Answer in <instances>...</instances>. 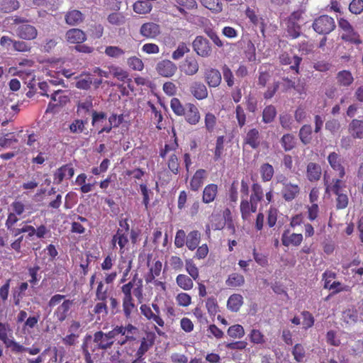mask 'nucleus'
Instances as JSON below:
<instances>
[{
  "mask_svg": "<svg viewBox=\"0 0 363 363\" xmlns=\"http://www.w3.org/2000/svg\"><path fill=\"white\" fill-rule=\"evenodd\" d=\"M155 69L159 75L169 78L177 72V66L169 60H162L157 63Z\"/></svg>",
  "mask_w": 363,
  "mask_h": 363,
  "instance_id": "7",
  "label": "nucleus"
},
{
  "mask_svg": "<svg viewBox=\"0 0 363 363\" xmlns=\"http://www.w3.org/2000/svg\"><path fill=\"white\" fill-rule=\"evenodd\" d=\"M286 30L289 36L295 39L301 35V28L297 22L286 20Z\"/></svg>",
  "mask_w": 363,
  "mask_h": 363,
  "instance_id": "32",
  "label": "nucleus"
},
{
  "mask_svg": "<svg viewBox=\"0 0 363 363\" xmlns=\"http://www.w3.org/2000/svg\"><path fill=\"white\" fill-rule=\"evenodd\" d=\"M111 296V289L106 286L103 281H97V286L95 291L96 301H107L108 298Z\"/></svg>",
  "mask_w": 363,
  "mask_h": 363,
  "instance_id": "21",
  "label": "nucleus"
},
{
  "mask_svg": "<svg viewBox=\"0 0 363 363\" xmlns=\"http://www.w3.org/2000/svg\"><path fill=\"white\" fill-rule=\"evenodd\" d=\"M333 182L334 184L332 186H327L325 192L328 193L331 190L337 196L340 194H342L345 191V185L342 186L341 184L342 182L339 179H333Z\"/></svg>",
  "mask_w": 363,
  "mask_h": 363,
  "instance_id": "56",
  "label": "nucleus"
},
{
  "mask_svg": "<svg viewBox=\"0 0 363 363\" xmlns=\"http://www.w3.org/2000/svg\"><path fill=\"white\" fill-rule=\"evenodd\" d=\"M185 116L186 121L191 125H196L200 120V114L198 108L193 104H187L186 108Z\"/></svg>",
  "mask_w": 363,
  "mask_h": 363,
  "instance_id": "18",
  "label": "nucleus"
},
{
  "mask_svg": "<svg viewBox=\"0 0 363 363\" xmlns=\"http://www.w3.org/2000/svg\"><path fill=\"white\" fill-rule=\"evenodd\" d=\"M252 190V194L250 196V202L257 203L261 201L264 196L262 186L257 183L253 184Z\"/></svg>",
  "mask_w": 363,
  "mask_h": 363,
  "instance_id": "47",
  "label": "nucleus"
},
{
  "mask_svg": "<svg viewBox=\"0 0 363 363\" xmlns=\"http://www.w3.org/2000/svg\"><path fill=\"white\" fill-rule=\"evenodd\" d=\"M198 61L194 57H187L182 65V69L185 74L193 76L199 71Z\"/></svg>",
  "mask_w": 363,
  "mask_h": 363,
  "instance_id": "15",
  "label": "nucleus"
},
{
  "mask_svg": "<svg viewBox=\"0 0 363 363\" xmlns=\"http://www.w3.org/2000/svg\"><path fill=\"white\" fill-rule=\"evenodd\" d=\"M206 171L200 169L197 170L190 182L191 189L193 191H197L203 184V179Z\"/></svg>",
  "mask_w": 363,
  "mask_h": 363,
  "instance_id": "35",
  "label": "nucleus"
},
{
  "mask_svg": "<svg viewBox=\"0 0 363 363\" xmlns=\"http://www.w3.org/2000/svg\"><path fill=\"white\" fill-rule=\"evenodd\" d=\"M206 307L210 315H215L219 311V306L215 297H208L206 301Z\"/></svg>",
  "mask_w": 363,
  "mask_h": 363,
  "instance_id": "51",
  "label": "nucleus"
},
{
  "mask_svg": "<svg viewBox=\"0 0 363 363\" xmlns=\"http://www.w3.org/2000/svg\"><path fill=\"white\" fill-rule=\"evenodd\" d=\"M138 328L131 323L125 325H117L111 330L104 333L101 330L94 333L96 342L103 351H106L116 343L118 346H123L136 340Z\"/></svg>",
  "mask_w": 363,
  "mask_h": 363,
  "instance_id": "1",
  "label": "nucleus"
},
{
  "mask_svg": "<svg viewBox=\"0 0 363 363\" xmlns=\"http://www.w3.org/2000/svg\"><path fill=\"white\" fill-rule=\"evenodd\" d=\"M5 347L9 348L13 353H21L25 352V347L18 342L15 341L13 336L9 339L5 343Z\"/></svg>",
  "mask_w": 363,
  "mask_h": 363,
  "instance_id": "49",
  "label": "nucleus"
},
{
  "mask_svg": "<svg viewBox=\"0 0 363 363\" xmlns=\"http://www.w3.org/2000/svg\"><path fill=\"white\" fill-rule=\"evenodd\" d=\"M173 2L174 6L184 17L187 16V11L196 9L198 7L196 0H173Z\"/></svg>",
  "mask_w": 363,
  "mask_h": 363,
  "instance_id": "9",
  "label": "nucleus"
},
{
  "mask_svg": "<svg viewBox=\"0 0 363 363\" xmlns=\"http://www.w3.org/2000/svg\"><path fill=\"white\" fill-rule=\"evenodd\" d=\"M312 28L317 33L326 35L335 30L336 25L333 18L322 15L315 18Z\"/></svg>",
  "mask_w": 363,
  "mask_h": 363,
  "instance_id": "5",
  "label": "nucleus"
},
{
  "mask_svg": "<svg viewBox=\"0 0 363 363\" xmlns=\"http://www.w3.org/2000/svg\"><path fill=\"white\" fill-rule=\"evenodd\" d=\"M342 319L347 324H354L358 320V313L356 308H347L342 313Z\"/></svg>",
  "mask_w": 363,
  "mask_h": 363,
  "instance_id": "41",
  "label": "nucleus"
},
{
  "mask_svg": "<svg viewBox=\"0 0 363 363\" xmlns=\"http://www.w3.org/2000/svg\"><path fill=\"white\" fill-rule=\"evenodd\" d=\"M65 38L69 43L79 44L86 40V35L81 29L71 28L66 32Z\"/></svg>",
  "mask_w": 363,
  "mask_h": 363,
  "instance_id": "13",
  "label": "nucleus"
},
{
  "mask_svg": "<svg viewBox=\"0 0 363 363\" xmlns=\"http://www.w3.org/2000/svg\"><path fill=\"white\" fill-rule=\"evenodd\" d=\"M289 231H285L282 235V243L284 246L289 247L290 245L298 246L303 240V235L300 233H292L289 235Z\"/></svg>",
  "mask_w": 363,
  "mask_h": 363,
  "instance_id": "22",
  "label": "nucleus"
},
{
  "mask_svg": "<svg viewBox=\"0 0 363 363\" xmlns=\"http://www.w3.org/2000/svg\"><path fill=\"white\" fill-rule=\"evenodd\" d=\"M260 173L262 179L264 182H269L274 175V168L269 163H264L260 167Z\"/></svg>",
  "mask_w": 363,
  "mask_h": 363,
  "instance_id": "46",
  "label": "nucleus"
},
{
  "mask_svg": "<svg viewBox=\"0 0 363 363\" xmlns=\"http://www.w3.org/2000/svg\"><path fill=\"white\" fill-rule=\"evenodd\" d=\"M292 354L297 362H302L306 357V350L301 344H296L292 349Z\"/></svg>",
  "mask_w": 363,
  "mask_h": 363,
  "instance_id": "48",
  "label": "nucleus"
},
{
  "mask_svg": "<svg viewBox=\"0 0 363 363\" xmlns=\"http://www.w3.org/2000/svg\"><path fill=\"white\" fill-rule=\"evenodd\" d=\"M282 79L286 82L284 84L286 90L294 89L299 94H302L304 91V86L303 84L298 83V84H296L295 82L292 81L289 77H283Z\"/></svg>",
  "mask_w": 363,
  "mask_h": 363,
  "instance_id": "61",
  "label": "nucleus"
},
{
  "mask_svg": "<svg viewBox=\"0 0 363 363\" xmlns=\"http://www.w3.org/2000/svg\"><path fill=\"white\" fill-rule=\"evenodd\" d=\"M160 32V26L153 22L143 23L140 28V35L147 38H155Z\"/></svg>",
  "mask_w": 363,
  "mask_h": 363,
  "instance_id": "11",
  "label": "nucleus"
},
{
  "mask_svg": "<svg viewBox=\"0 0 363 363\" xmlns=\"http://www.w3.org/2000/svg\"><path fill=\"white\" fill-rule=\"evenodd\" d=\"M190 49L184 42L180 43L177 49L172 52V57L174 60H178L184 57V54L189 52Z\"/></svg>",
  "mask_w": 363,
  "mask_h": 363,
  "instance_id": "52",
  "label": "nucleus"
},
{
  "mask_svg": "<svg viewBox=\"0 0 363 363\" xmlns=\"http://www.w3.org/2000/svg\"><path fill=\"white\" fill-rule=\"evenodd\" d=\"M133 283L134 279L121 286L123 312L126 320H130L133 314L138 312L133 296L136 298L139 303H141L144 300L142 280L139 279L135 287H133Z\"/></svg>",
  "mask_w": 363,
  "mask_h": 363,
  "instance_id": "2",
  "label": "nucleus"
},
{
  "mask_svg": "<svg viewBox=\"0 0 363 363\" xmlns=\"http://www.w3.org/2000/svg\"><path fill=\"white\" fill-rule=\"evenodd\" d=\"M301 316L303 318V328L306 330L311 328L313 326L315 319L311 313L308 311H303L301 312Z\"/></svg>",
  "mask_w": 363,
  "mask_h": 363,
  "instance_id": "58",
  "label": "nucleus"
},
{
  "mask_svg": "<svg viewBox=\"0 0 363 363\" xmlns=\"http://www.w3.org/2000/svg\"><path fill=\"white\" fill-rule=\"evenodd\" d=\"M337 82L344 86H349L354 81V78L350 71L342 70L337 74Z\"/></svg>",
  "mask_w": 363,
  "mask_h": 363,
  "instance_id": "40",
  "label": "nucleus"
},
{
  "mask_svg": "<svg viewBox=\"0 0 363 363\" xmlns=\"http://www.w3.org/2000/svg\"><path fill=\"white\" fill-rule=\"evenodd\" d=\"M127 63L133 70L141 71L144 67L142 60L135 56L129 57Z\"/></svg>",
  "mask_w": 363,
  "mask_h": 363,
  "instance_id": "63",
  "label": "nucleus"
},
{
  "mask_svg": "<svg viewBox=\"0 0 363 363\" xmlns=\"http://www.w3.org/2000/svg\"><path fill=\"white\" fill-rule=\"evenodd\" d=\"M162 266V262L157 260L150 268L149 272L145 276V281L147 284L152 283L157 277L160 276Z\"/></svg>",
  "mask_w": 363,
  "mask_h": 363,
  "instance_id": "28",
  "label": "nucleus"
},
{
  "mask_svg": "<svg viewBox=\"0 0 363 363\" xmlns=\"http://www.w3.org/2000/svg\"><path fill=\"white\" fill-rule=\"evenodd\" d=\"M251 343L254 345H264L266 343V338L263 333L259 329H252L248 334Z\"/></svg>",
  "mask_w": 363,
  "mask_h": 363,
  "instance_id": "33",
  "label": "nucleus"
},
{
  "mask_svg": "<svg viewBox=\"0 0 363 363\" xmlns=\"http://www.w3.org/2000/svg\"><path fill=\"white\" fill-rule=\"evenodd\" d=\"M177 285L185 291L191 290L194 286L192 279L186 274H179L176 278Z\"/></svg>",
  "mask_w": 363,
  "mask_h": 363,
  "instance_id": "39",
  "label": "nucleus"
},
{
  "mask_svg": "<svg viewBox=\"0 0 363 363\" xmlns=\"http://www.w3.org/2000/svg\"><path fill=\"white\" fill-rule=\"evenodd\" d=\"M348 129L354 138H363V121L353 119L349 124Z\"/></svg>",
  "mask_w": 363,
  "mask_h": 363,
  "instance_id": "24",
  "label": "nucleus"
},
{
  "mask_svg": "<svg viewBox=\"0 0 363 363\" xmlns=\"http://www.w3.org/2000/svg\"><path fill=\"white\" fill-rule=\"evenodd\" d=\"M19 8L17 0H2L0 2V11L4 13H11Z\"/></svg>",
  "mask_w": 363,
  "mask_h": 363,
  "instance_id": "43",
  "label": "nucleus"
},
{
  "mask_svg": "<svg viewBox=\"0 0 363 363\" xmlns=\"http://www.w3.org/2000/svg\"><path fill=\"white\" fill-rule=\"evenodd\" d=\"M243 303V298L240 294L231 295L227 301L228 308L233 312H238Z\"/></svg>",
  "mask_w": 363,
  "mask_h": 363,
  "instance_id": "27",
  "label": "nucleus"
},
{
  "mask_svg": "<svg viewBox=\"0 0 363 363\" xmlns=\"http://www.w3.org/2000/svg\"><path fill=\"white\" fill-rule=\"evenodd\" d=\"M109 69L110 73L121 81H124L128 77V73L119 67L112 65Z\"/></svg>",
  "mask_w": 363,
  "mask_h": 363,
  "instance_id": "62",
  "label": "nucleus"
},
{
  "mask_svg": "<svg viewBox=\"0 0 363 363\" xmlns=\"http://www.w3.org/2000/svg\"><path fill=\"white\" fill-rule=\"evenodd\" d=\"M152 3L147 0L137 1L133 4V11L139 14H146L150 12Z\"/></svg>",
  "mask_w": 363,
  "mask_h": 363,
  "instance_id": "37",
  "label": "nucleus"
},
{
  "mask_svg": "<svg viewBox=\"0 0 363 363\" xmlns=\"http://www.w3.org/2000/svg\"><path fill=\"white\" fill-rule=\"evenodd\" d=\"M170 106L173 112L179 116L185 114L186 108H184L182 103L177 98H173L170 102Z\"/></svg>",
  "mask_w": 363,
  "mask_h": 363,
  "instance_id": "60",
  "label": "nucleus"
},
{
  "mask_svg": "<svg viewBox=\"0 0 363 363\" xmlns=\"http://www.w3.org/2000/svg\"><path fill=\"white\" fill-rule=\"evenodd\" d=\"M93 313L96 315L106 316L108 313V308L107 306V301H99L94 307Z\"/></svg>",
  "mask_w": 363,
  "mask_h": 363,
  "instance_id": "59",
  "label": "nucleus"
},
{
  "mask_svg": "<svg viewBox=\"0 0 363 363\" xmlns=\"http://www.w3.org/2000/svg\"><path fill=\"white\" fill-rule=\"evenodd\" d=\"M65 21L70 26H75L83 21V14L78 10H72L65 15Z\"/></svg>",
  "mask_w": 363,
  "mask_h": 363,
  "instance_id": "31",
  "label": "nucleus"
},
{
  "mask_svg": "<svg viewBox=\"0 0 363 363\" xmlns=\"http://www.w3.org/2000/svg\"><path fill=\"white\" fill-rule=\"evenodd\" d=\"M245 143L249 145L252 148L257 149L260 145V137L259 130L257 128L250 129L244 139Z\"/></svg>",
  "mask_w": 363,
  "mask_h": 363,
  "instance_id": "23",
  "label": "nucleus"
},
{
  "mask_svg": "<svg viewBox=\"0 0 363 363\" xmlns=\"http://www.w3.org/2000/svg\"><path fill=\"white\" fill-rule=\"evenodd\" d=\"M244 52L245 57L249 62H255L256 60V48L252 40H248Z\"/></svg>",
  "mask_w": 363,
  "mask_h": 363,
  "instance_id": "53",
  "label": "nucleus"
},
{
  "mask_svg": "<svg viewBox=\"0 0 363 363\" xmlns=\"http://www.w3.org/2000/svg\"><path fill=\"white\" fill-rule=\"evenodd\" d=\"M277 116V110L273 105L267 106L262 112V121L265 123H270L274 121Z\"/></svg>",
  "mask_w": 363,
  "mask_h": 363,
  "instance_id": "44",
  "label": "nucleus"
},
{
  "mask_svg": "<svg viewBox=\"0 0 363 363\" xmlns=\"http://www.w3.org/2000/svg\"><path fill=\"white\" fill-rule=\"evenodd\" d=\"M312 127L311 125H303L299 130L298 137L301 142L306 145L311 143L312 140Z\"/></svg>",
  "mask_w": 363,
  "mask_h": 363,
  "instance_id": "30",
  "label": "nucleus"
},
{
  "mask_svg": "<svg viewBox=\"0 0 363 363\" xmlns=\"http://www.w3.org/2000/svg\"><path fill=\"white\" fill-rule=\"evenodd\" d=\"M194 51L202 57H208L212 54V48L209 40L202 35H198L192 42Z\"/></svg>",
  "mask_w": 363,
  "mask_h": 363,
  "instance_id": "6",
  "label": "nucleus"
},
{
  "mask_svg": "<svg viewBox=\"0 0 363 363\" xmlns=\"http://www.w3.org/2000/svg\"><path fill=\"white\" fill-rule=\"evenodd\" d=\"M227 333L232 338L240 339L245 335V330L241 325L235 324L228 328Z\"/></svg>",
  "mask_w": 363,
  "mask_h": 363,
  "instance_id": "45",
  "label": "nucleus"
},
{
  "mask_svg": "<svg viewBox=\"0 0 363 363\" xmlns=\"http://www.w3.org/2000/svg\"><path fill=\"white\" fill-rule=\"evenodd\" d=\"M321 174L320 166L316 163L310 162L307 166V177L309 181H318Z\"/></svg>",
  "mask_w": 363,
  "mask_h": 363,
  "instance_id": "29",
  "label": "nucleus"
},
{
  "mask_svg": "<svg viewBox=\"0 0 363 363\" xmlns=\"http://www.w3.org/2000/svg\"><path fill=\"white\" fill-rule=\"evenodd\" d=\"M155 336L152 333H147L140 340V345L136 352L138 358H141L153 345Z\"/></svg>",
  "mask_w": 363,
  "mask_h": 363,
  "instance_id": "16",
  "label": "nucleus"
},
{
  "mask_svg": "<svg viewBox=\"0 0 363 363\" xmlns=\"http://www.w3.org/2000/svg\"><path fill=\"white\" fill-rule=\"evenodd\" d=\"M201 241V233L199 230H192L186 235V245L189 250H196Z\"/></svg>",
  "mask_w": 363,
  "mask_h": 363,
  "instance_id": "26",
  "label": "nucleus"
},
{
  "mask_svg": "<svg viewBox=\"0 0 363 363\" xmlns=\"http://www.w3.org/2000/svg\"><path fill=\"white\" fill-rule=\"evenodd\" d=\"M226 285L229 287L236 288L241 286L245 283V278L243 275L238 273H232L227 279Z\"/></svg>",
  "mask_w": 363,
  "mask_h": 363,
  "instance_id": "34",
  "label": "nucleus"
},
{
  "mask_svg": "<svg viewBox=\"0 0 363 363\" xmlns=\"http://www.w3.org/2000/svg\"><path fill=\"white\" fill-rule=\"evenodd\" d=\"M349 10L354 14H359L363 11V0H352L349 5Z\"/></svg>",
  "mask_w": 363,
  "mask_h": 363,
  "instance_id": "64",
  "label": "nucleus"
},
{
  "mask_svg": "<svg viewBox=\"0 0 363 363\" xmlns=\"http://www.w3.org/2000/svg\"><path fill=\"white\" fill-rule=\"evenodd\" d=\"M62 300V303L55 308L53 313L54 318L60 323H62L67 318L72 307L74 304V301L65 299V295L55 294L48 301L49 307L52 308L57 306Z\"/></svg>",
  "mask_w": 363,
  "mask_h": 363,
  "instance_id": "3",
  "label": "nucleus"
},
{
  "mask_svg": "<svg viewBox=\"0 0 363 363\" xmlns=\"http://www.w3.org/2000/svg\"><path fill=\"white\" fill-rule=\"evenodd\" d=\"M12 337V330L8 323L0 322V340L4 344L9 338Z\"/></svg>",
  "mask_w": 363,
  "mask_h": 363,
  "instance_id": "55",
  "label": "nucleus"
},
{
  "mask_svg": "<svg viewBox=\"0 0 363 363\" xmlns=\"http://www.w3.org/2000/svg\"><path fill=\"white\" fill-rule=\"evenodd\" d=\"M328 161L330 165V167L335 171L339 172V176L340 178H342L345 174V168L341 164V159L340 155L335 152L329 154L328 157Z\"/></svg>",
  "mask_w": 363,
  "mask_h": 363,
  "instance_id": "20",
  "label": "nucleus"
},
{
  "mask_svg": "<svg viewBox=\"0 0 363 363\" xmlns=\"http://www.w3.org/2000/svg\"><path fill=\"white\" fill-rule=\"evenodd\" d=\"M189 91L198 100H203L208 97V89L206 85L201 82L195 81L191 83Z\"/></svg>",
  "mask_w": 363,
  "mask_h": 363,
  "instance_id": "12",
  "label": "nucleus"
},
{
  "mask_svg": "<svg viewBox=\"0 0 363 363\" xmlns=\"http://www.w3.org/2000/svg\"><path fill=\"white\" fill-rule=\"evenodd\" d=\"M107 21L113 26H122L125 23V18L121 13H112L108 16Z\"/></svg>",
  "mask_w": 363,
  "mask_h": 363,
  "instance_id": "50",
  "label": "nucleus"
},
{
  "mask_svg": "<svg viewBox=\"0 0 363 363\" xmlns=\"http://www.w3.org/2000/svg\"><path fill=\"white\" fill-rule=\"evenodd\" d=\"M93 98L91 96H87L84 101H79L77 104V113L82 118H86L93 110Z\"/></svg>",
  "mask_w": 363,
  "mask_h": 363,
  "instance_id": "17",
  "label": "nucleus"
},
{
  "mask_svg": "<svg viewBox=\"0 0 363 363\" xmlns=\"http://www.w3.org/2000/svg\"><path fill=\"white\" fill-rule=\"evenodd\" d=\"M325 289L333 290L332 294H337L342 291H350V287L347 285H344L340 281H333L330 285H326Z\"/></svg>",
  "mask_w": 363,
  "mask_h": 363,
  "instance_id": "57",
  "label": "nucleus"
},
{
  "mask_svg": "<svg viewBox=\"0 0 363 363\" xmlns=\"http://www.w3.org/2000/svg\"><path fill=\"white\" fill-rule=\"evenodd\" d=\"M204 79L210 87H217L221 82L220 72L214 68L208 69L204 72Z\"/></svg>",
  "mask_w": 363,
  "mask_h": 363,
  "instance_id": "14",
  "label": "nucleus"
},
{
  "mask_svg": "<svg viewBox=\"0 0 363 363\" xmlns=\"http://www.w3.org/2000/svg\"><path fill=\"white\" fill-rule=\"evenodd\" d=\"M201 4L213 13H218L223 10V4L220 0H200Z\"/></svg>",
  "mask_w": 363,
  "mask_h": 363,
  "instance_id": "38",
  "label": "nucleus"
},
{
  "mask_svg": "<svg viewBox=\"0 0 363 363\" xmlns=\"http://www.w3.org/2000/svg\"><path fill=\"white\" fill-rule=\"evenodd\" d=\"M280 143L286 152L293 150L296 144L294 135L290 133L284 134L281 137Z\"/></svg>",
  "mask_w": 363,
  "mask_h": 363,
  "instance_id": "36",
  "label": "nucleus"
},
{
  "mask_svg": "<svg viewBox=\"0 0 363 363\" xmlns=\"http://www.w3.org/2000/svg\"><path fill=\"white\" fill-rule=\"evenodd\" d=\"M105 54L112 58H118L125 54V50L118 46H107L105 49Z\"/></svg>",
  "mask_w": 363,
  "mask_h": 363,
  "instance_id": "54",
  "label": "nucleus"
},
{
  "mask_svg": "<svg viewBox=\"0 0 363 363\" xmlns=\"http://www.w3.org/2000/svg\"><path fill=\"white\" fill-rule=\"evenodd\" d=\"M300 188L297 184H286L281 190L282 197L286 201H291L299 194Z\"/></svg>",
  "mask_w": 363,
  "mask_h": 363,
  "instance_id": "19",
  "label": "nucleus"
},
{
  "mask_svg": "<svg viewBox=\"0 0 363 363\" xmlns=\"http://www.w3.org/2000/svg\"><path fill=\"white\" fill-rule=\"evenodd\" d=\"M141 314L149 321L156 323L160 327L164 326V321L161 317L156 314L149 305L142 304L140 307Z\"/></svg>",
  "mask_w": 363,
  "mask_h": 363,
  "instance_id": "8",
  "label": "nucleus"
},
{
  "mask_svg": "<svg viewBox=\"0 0 363 363\" xmlns=\"http://www.w3.org/2000/svg\"><path fill=\"white\" fill-rule=\"evenodd\" d=\"M341 39L345 42H348L354 45H359L362 43L359 34L354 30V29L347 33H344L341 35Z\"/></svg>",
  "mask_w": 363,
  "mask_h": 363,
  "instance_id": "42",
  "label": "nucleus"
},
{
  "mask_svg": "<svg viewBox=\"0 0 363 363\" xmlns=\"http://www.w3.org/2000/svg\"><path fill=\"white\" fill-rule=\"evenodd\" d=\"M218 193V186L215 184L207 185L203 191L202 201L205 203H209L214 201Z\"/></svg>",
  "mask_w": 363,
  "mask_h": 363,
  "instance_id": "25",
  "label": "nucleus"
},
{
  "mask_svg": "<svg viewBox=\"0 0 363 363\" xmlns=\"http://www.w3.org/2000/svg\"><path fill=\"white\" fill-rule=\"evenodd\" d=\"M81 349L86 363H94L98 357V352L101 350L96 342L94 334L93 336L87 334L84 337Z\"/></svg>",
  "mask_w": 363,
  "mask_h": 363,
  "instance_id": "4",
  "label": "nucleus"
},
{
  "mask_svg": "<svg viewBox=\"0 0 363 363\" xmlns=\"http://www.w3.org/2000/svg\"><path fill=\"white\" fill-rule=\"evenodd\" d=\"M17 35L23 40H30L37 37V29L31 25L23 24L16 28Z\"/></svg>",
  "mask_w": 363,
  "mask_h": 363,
  "instance_id": "10",
  "label": "nucleus"
}]
</instances>
